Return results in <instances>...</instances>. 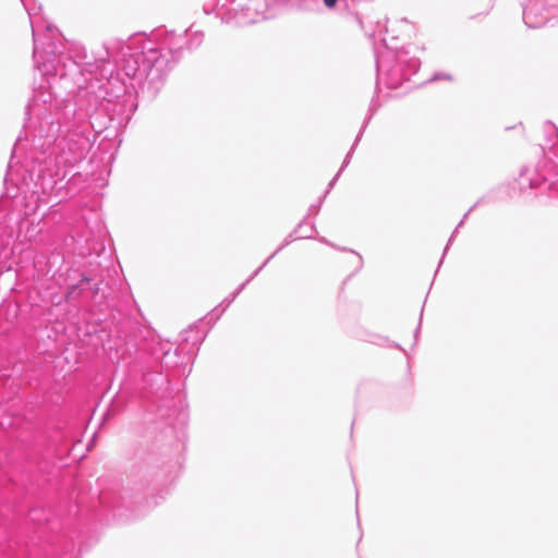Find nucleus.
Segmentation results:
<instances>
[{"instance_id":"obj_1","label":"nucleus","mask_w":558,"mask_h":558,"mask_svg":"<svg viewBox=\"0 0 558 558\" xmlns=\"http://www.w3.org/2000/svg\"><path fill=\"white\" fill-rule=\"evenodd\" d=\"M324 3L328 8H333L336 5V3H337V0H324Z\"/></svg>"}]
</instances>
